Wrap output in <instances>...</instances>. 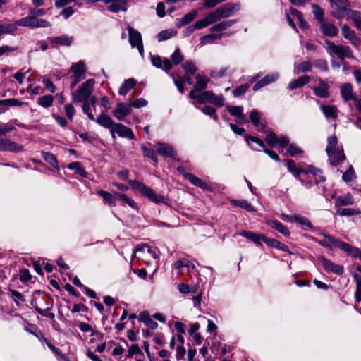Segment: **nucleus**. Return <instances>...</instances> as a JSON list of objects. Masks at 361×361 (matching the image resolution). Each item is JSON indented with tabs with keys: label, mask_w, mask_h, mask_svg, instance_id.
<instances>
[{
	"label": "nucleus",
	"mask_w": 361,
	"mask_h": 361,
	"mask_svg": "<svg viewBox=\"0 0 361 361\" xmlns=\"http://www.w3.org/2000/svg\"><path fill=\"white\" fill-rule=\"evenodd\" d=\"M341 95L345 102L355 101L356 96L353 92V87L350 83H344L340 87Z\"/></svg>",
	"instance_id": "obj_19"
},
{
	"label": "nucleus",
	"mask_w": 361,
	"mask_h": 361,
	"mask_svg": "<svg viewBox=\"0 0 361 361\" xmlns=\"http://www.w3.org/2000/svg\"><path fill=\"white\" fill-rule=\"evenodd\" d=\"M336 214L340 216H352L361 214V210L358 208H337Z\"/></svg>",
	"instance_id": "obj_32"
},
{
	"label": "nucleus",
	"mask_w": 361,
	"mask_h": 361,
	"mask_svg": "<svg viewBox=\"0 0 361 361\" xmlns=\"http://www.w3.org/2000/svg\"><path fill=\"white\" fill-rule=\"evenodd\" d=\"M183 177L189 180L192 185L202 189L208 190L210 189L209 185L202 180L201 178L197 177L192 173H183Z\"/></svg>",
	"instance_id": "obj_20"
},
{
	"label": "nucleus",
	"mask_w": 361,
	"mask_h": 361,
	"mask_svg": "<svg viewBox=\"0 0 361 361\" xmlns=\"http://www.w3.org/2000/svg\"><path fill=\"white\" fill-rule=\"evenodd\" d=\"M319 261L327 271L341 275L344 272L343 267L336 264L324 257H319Z\"/></svg>",
	"instance_id": "obj_14"
},
{
	"label": "nucleus",
	"mask_w": 361,
	"mask_h": 361,
	"mask_svg": "<svg viewBox=\"0 0 361 361\" xmlns=\"http://www.w3.org/2000/svg\"><path fill=\"white\" fill-rule=\"evenodd\" d=\"M235 23V21L233 20L228 21H221L213 25L211 27V30L213 32L224 31L232 26Z\"/></svg>",
	"instance_id": "obj_46"
},
{
	"label": "nucleus",
	"mask_w": 361,
	"mask_h": 361,
	"mask_svg": "<svg viewBox=\"0 0 361 361\" xmlns=\"http://www.w3.org/2000/svg\"><path fill=\"white\" fill-rule=\"evenodd\" d=\"M95 121L101 126L107 128L111 132L112 128H114L115 123L112 118L105 114H99L96 118Z\"/></svg>",
	"instance_id": "obj_21"
},
{
	"label": "nucleus",
	"mask_w": 361,
	"mask_h": 361,
	"mask_svg": "<svg viewBox=\"0 0 361 361\" xmlns=\"http://www.w3.org/2000/svg\"><path fill=\"white\" fill-rule=\"evenodd\" d=\"M221 33H211L205 35L200 38V46L202 47L207 44L214 42L216 39H219L222 37Z\"/></svg>",
	"instance_id": "obj_41"
},
{
	"label": "nucleus",
	"mask_w": 361,
	"mask_h": 361,
	"mask_svg": "<svg viewBox=\"0 0 361 361\" xmlns=\"http://www.w3.org/2000/svg\"><path fill=\"white\" fill-rule=\"evenodd\" d=\"M326 51L332 57L336 56L341 61L345 58L353 59L354 57L353 52L350 47L347 45L335 44L333 42L325 40Z\"/></svg>",
	"instance_id": "obj_2"
},
{
	"label": "nucleus",
	"mask_w": 361,
	"mask_h": 361,
	"mask_svg": "<svg viewBox=\"0 0 361 361\" xmlns=\"http://www.w3.org/2000/svg\"><path fill=\"white\" fill-rule=\"evenodd\" d=\"M231 203L232 205L235 207H239L242 209H244L247 212H255V209L252 205L251 203H250L247 200H231Z\"/></svg>",
	"instance_id": "obj_38"
},
{
	"label": "nucleus",
	"mask_w": 361,
	"mask_h": 361,
	"mask_svg": "<svg viewBox=\"0 0 361 361\" xmlns=\"http://www.w3.org/2000/svg\"><path fill=\"white\" fill-rule=\"evenodd\" d=\"M35 16L32 15L30 16H27L19 20H16V27L23 26V27H34Z\"/></svg>",
	"instance_id": "obj_44"
},
{
	"label": "nucleus",
	"mask_w": 361,
	"mask_h": 361,
	"mask_svg": "<svg viewBox=\"0 0 361 361\" xmlns=\"http://www.w3.org/2000/svg\"><path fill=\"white\" fill-rule=\"evenodd\" d=\"M68 168L71 170H75L76 173L82 177H87V173L78 161L70 163L68 165Z\"/></svg>",
	"instance_id": "obj_51"
},
{
	"label": "nucleus",
	"mask_w": 361,
	"mask_h": 361,
	"mask_svg": "<svg viewBox=\"0 0 361 361\" xmlns=\"http://www.w3.org/2000/svg\"><path fill=\"white\" fill-rule=\"evenodd\" d=\"M321 235H323L324 238H327L328 240H329L333 243V247H338L341 250L345 252L346 253H348L350 249H351V245H350L349 244L343 242L339 239H337L329 234L322 233H321Z\"/></svg>",
	"instance_id": "obj_22"
},
{
	"label": "nucleus",
	"mask_w": 361,
	"mask_h": 361,
	"mask_svg": "<svg viewBox=\"0 0 361 361\" xmlns=\"http://www.w3.org/2000/svg\"><path fill=\"white\" fill-rule=\"evenodd\" d=\"M341 34L343 37L355 47H359L361 44V39L358 37L355 32L350 28L348 25L341 26Z\"/></svg>",
	"instance_id": "obj_9"
},
{
	"label": "nucleus",
	"mask_w": 361,
	"mask_h": 361,
	"mask_svg": "<svg viewBox=\"0 0 361 361\" xmlns=\"http://www.w3.org/2000/svg\"><path fill=\"white\" fill-rule=\"evenodd\" d=\"M114 195L119 198L122 202H123L125 204H128L131 208L137 210L138 209L137 204L135 202L134 200L129 197L127 195L123 193H120L115 192Z\"/></svg>",
	"instance_id": "obj_42"
},
{
	"label": "nucleus",
	"mask_w": 361,
	"mask_h": 361,
	"mask_svg": "<svg viewBox=\"0 0 361 361\" xmlns=\"http://www.w3.org/2000/svg\"><path fill=\"white\" fill-rule=\"evenodd\" d=\"M16 30V22L11 24H0V34H11Z\"/></svg>",
	"instance_id": "obj_52"
},
{
	"label": "nucleus",
	"mask_w": 361,
	"mask_h": 361,
	"mask_svg": "<svg viewBox=\"0 0 361 361\" xmlns=\"http://www.w3.org/2000/svg\"><path fill=\"white\" fill-rule=\"evenodd\" d=\"M197 11L195 10L192 11L191 12L185 14L179 21L178 24V27H182L185 25L192 21L197 16Z\"/></svg>",
	"instance_id": "obj_48"
},
{
	"label": "nucleus",
	"mask_w": 361,
	"mask_h": 361,
	"mask_svg": "<svg viewBox=\"0 0 361 361\" xmlns=\"http://www.w3.org/2000/svg\"><path fill=\"white\" fill-rule=\"evenodd\" d=\"M9 296L14 300V302L19 305L18 301L24 302L25 298L20 292L15 290H9L8 292Z\"/></svg>",
	"instance_id": "obj_62"
},
{
	"label": "nucleus",
	"mask_w": 361,
	"mask_h": 361,
	"mask_svg": "<svg viewBox=\"0 0 361 361\" xmlns=\"http://www.w3.org/2000/svg\"><path fill=\"white\" fill-rule=\"evenodd\" d=\"M238 235L244 237L247 239L250 240L253 242L257 246H262V241L264 243L266 239V235L263 234L257 233L252 231H241L238 233Z\"/></svg>",
	"instance_id": "obj_17"
},
{
	"label": "nucleus",
	"mask_w": 361,
	"mask_h": 361,
	"mask_svg": "<svg viewBox=\"0 0 361 361\" xmlns=\"http://www.w3.org/2000/svg\"><path fill=\"white\" fill-rule=\"evenodd\" d=\"M267 224L269 226L276 229L277 231L284 235L285 236H288L290 235V231L288 228L284 225H283L281 222L273 220L269 221Z\"/></svg>",
	"instance_id": "obj_37"
},
{
	"label": "nucleus",
	"mask_w": 361,
	"mask_h": 361,
	"mask_svg": "<svg viewBox=\"0 0 361 361\" xmlns=\"http://www.w3.org/2000/svg\"><path fill=\"white\" fill-rule=\"evenodd\" d=\"M128 32L130 44L133 48H137L140 54L143 56L144 46L140 32L130 25L128 26Z\"/></svg>",
	"instance_id": "obj_5"
},
{
	"label": "nucleus",
	"mask_w": 361,
	"mask_h": 361,
	"mask_svg": "<svg viewBox=\"0 0 361 361\" xmlns=\"http://www.w3.org/2000/svg\"><path fill=\"white\" fill-rule=\"evenodd\" d=\"M158 146L159 147L157 149V152L159 154L166 157L173 158L175 157L174 151L171 146L165 143H159Z\"/></svg>",
	"instance_id": "obj_31"
},
{
	"label": "nucleus",
	"mask_w": 361,
	"mask_h": 361,
	"mask_svg": "<svg viewBox=\"0 0 361 361\" xmlns=\"http://www.w3.org/2000/svg\"><path fill=\"white\" fill-rule=\"evenodd\" d=\"M95 81L94 79L87 80L78 90L72 94V101L73 103H79L88 101L90 97Z\"/></svg>",
	"instance_id": "obj_4"
},
{
	"label": "nucleus",
	"mask_w": 361,
	"mask_h": 361,
	"mask_svg": "<svg viewBox=\"0 0 361 361\" xmlns=\"http://www.w3.org/2000/svg\"><path fill=\"white\" fill-rule=\"evenodd\" d=\"M245 139L248 145H250L251 142H255L257 145H259L261 147H262L264 149V152L274 161H280V158L276 152L265 148L264 143L263 142V141L262 140H260L256 137L250 136L248 135H245Z\"/></svg>",
	"instance_id": "obj_13"
},
{
	"label": "nucleus",
	"mask_w": 361,
	"mask_h": 361,
	"mask_svg": "<svg viewBox=\"0 0 361 361\" xmlns=\"http://www.w3.org/2000/svg\"><path fill=\"white\" fill-rule=\"evenodd\" d=\"M195 79L197 82L194 85V89L195 90H203L206 89L208 82H209V79L205 76H201L200 75H197L195 76Z\"/></svg>",
	"instance_id": "obj_43"
},
{
	"label": "nucleus",
	"mask_w": 361,
	"mask_h": 361,
	"mask_svg": "<svg viewBox=\"0 0 361 361\" xmlns=\"http://www.w3.org/2000/svg\"><path fill=\"white\" fill-rule=\"evenodd\" d=\"M326 118H336L338 110L336 106L331 105H322L320 107Z\"/></svg>",
	"instance_id": "obj_33"
},
{
	"label": "nucleus",
	"mask_w": 361,
	"mask_h": 361,
	"mask_svg": "<svg viewBox=\"0 0 361 361\" xmlns=\"http://www.w3.org/2000/svg\"><path fill=\"white\" fill-rule=\"evenodd\" d=\"M264 240V243L269 247H275L278 250H283L285 252H289L288 247L287 245L279 242L276 239L266 237V239Z\"/></svg>",
	"instance_id": "obj_35"
},
{
	"label": "nucleus",
	"mask_w": 361,
	"mask_h": 361,
	"mask_svg": "<svg viewBox=\"0 0 361 361\" xmlns=\"http://www.w3.org/2000/svg\"><path fill=\"white\" fill-rule=\"evenodd\" d=\"M24 149L22 145L8 139L0 137V151L21 152Z\"/></svg>",
	"instance_id": "obj_8"
},
{
	"label": "nucleus",
	"mask_w": 361,
	"mask_h": 361,
	"mask_svg": "<svg viewBox=\"0 0 361 361\" xmlns=\"http://www.w3.org/2000/svg\"><path fill=\"white\" fill-rule=\"evenodd\" d=\"M250 121L252 125L257 128L258 131H263L266 128L265 124L261 123V114L259 111L253 109L250 115Z\"/></svg>",
	"instance_id": "obj_23"
},
{
	"label": "nucleus",
	"mask_w": 361,
	"mask_h": 361,
	"mask_svg": "<svg viewBox=\"0 0 361 361\" xmlns=\"http://www.w3.org/2000/svg\"><path fill=\"white\" fill-rule=\"evenodd\" d=\"M136 84V81L133 78L126 80L118 90L121 95H126Z\"/></svg>",
	"instance_id": "obj_36"
},
{
	"label": "nucleus",
	"mask_w": 361,
	"mask_h": 361,
	"mask_svg": "<svg viewBox=\"0 0 361 361\" xmlns=\"http://www.w3.org/2000/svg\"><path fill=\"white\" fill-rule=\"evenodd\" d=\"M151 62L152 65L157 68H161L166 72L172 68V63L167 58H162L159 56H151Z\"/></svg>",
	"instance_id": "obj_15"
},
{
	"label": "nucleus",
	"mask_w": 361,
	"mask_h": 361,
	"mask_svg": "<svg viewBox=\"0 0 361 361\" xmlns=\"http://www.w3.org/2000/svg\"><path fill=\"white\" fill-rule=\"evenodd\" d=\"M139 258L145 263L150 264L157 258V249L148 245H144L137 250Z\"/></svg>",
	"instance_id": "obj_6"
},
{
	"label": "nucleus",
	"mask_w": 361,
	"mask_h": 361,
	"mask_svg": "<svg viewBox=\"0 0 361 361\" xmlns=\"http://www.w3.org/2000/svg\"><path fill=\"white\" fill-rule=\"evenodd\" d=\"M171 60L173 65H178L183 61V55L179 48H177L172 54Z\"/></svg>",
	"instance_id": "obj_56"
},
{
	"label": "nucleus",
	"mask_w": 361,
	"mask_h": 361,
	"mask_svg": "<svg viewBox=\"0 0 361 361\" xmlns=\"http://www.w3.org/2000/svg\"><path fill=\"white\" fill-rule=\"evenodd\" d=\"M214 23H215L213 20V18H212L210 13H209L204 18H202V19H200V20L196 21L194 25H195L196 30H200V29L204 28V27L209 26V25H212Z\"/></svg>",
	"instance_id": "obj_39"
},
{
	"label": "nucleus",
	"mask_w": 361,
	"mask_h": 361,
	"mask_svg": "<svg viewBox=\"0 0 361 361\" xmlns=\"http://www.w3.org/2000/svg\"><path fill=\"white\" fill-rule=\"evenodd\" d=\"M233 71L231 70L230 66H226L220 68L219 70L212 71L209 75L212 78L217 80L227 75H231Z\"/></svg>",
	"instance_id": "obj_27"
},
{
	"label": "nucleus",
	"mask_w": 361,
	"mask_h": 361,
	"mask_svg": "<svg viewBox=\"0 0 361 361\" xmlns=\"http://www.w3.org/2000/svg\"><path fill=\"white\" fill-rule=\"evenodd\" d=\"M340 147H343L341 145H338V140L336 135H333L327 138V145L326 147V152H330Z\"/></svg>",
	"instance_id": "obj_45"
},
{
	"label": "nucleus",
	"mask_w": 361,
	"mask_h": 361,
	"mask_svg": "<svg viewBox=\"0 0 361 361\" xmlns=\"http://www.w3.org/2000/svg\"><path fill=\"white\" fill-rule=\"evenodd\" d=\"M265 141L269 147H273L278 143V138L274 133L269 132L266 136Z\"/></svg>",
	"instance_id": "obj_60"
},
{
	"label": "nucleus",
	"mask_w": 361,
	"mask_h": 361,
	"mask_svg": "<svg viewBox=\"0 0 361 361\" xmlns=\"http://www.w3.org/2000/svg\"><path fill=\"white\" fill-rule=\"evenodd\" d=\"M356 281V290H355V299L357 302H361V276H357L355 277Z\"/></svg>",
	"instance_id": "obj_64"
},
{
	"label": "nucleus",
	"mask_w": 361,
	"mask_h": 361,
	"mask_svg": "<svg viewBox=\"0 0 361 361\" xmlns=\"http://www.w3.org/2000/svg\"><path fill=\"white\" fill-rule=\"evenodd\" d=\"M354 203V198L350 194H344L343 195H340L336 198L335 200V207L340 208L343 206H350Z\"/></svg>",
	"instance_id": "obj_25"
},
{
	"label": "nucleus",
	"mask_w": 361,
	"mask_h": 361,
	"mask_svg": "<svg viewBox=\"0 0 361 361\" xmlns=\"http://www.w3.org/2000/svg\"><path fill=\"white\" fill-rule=\"evenodd\" d=\"M249 87L250 85L248 84L240 85L233 90V94L235 97H238L244 94Z\"/></svg>",
	"instance_id": "obj_58"
},
{
	"label": "nucleus",
	"mask_w": 361,
	"mask_h": 361,
	"mask_svg": "<svg viewBox=\"0 0 361 361\" xmlns=\"http://www.w3.org/2000/svg\"><path fill=\"white\" fill-rule=\"evenodd\" d=\"M37 102L39 106H41L44 108H49L53 104L54 97L50 94L44 95V96L39 97L37 99Z\"/></svg>",
	"instance_id": "obj_47"
},
{
	"label": "nucleus",
	"mask_w": 361,
	"mask_h": 361,
	"mask_svg": "<svg viewBox=\"0 0 361 361\" xmlns=\"http://www.w3.org/2000/svg\"><path fill=\"white\" fill-rule=\"evenodd\" d=\"M286 167L288 171L298 179H300V174L306 173L305 170L298 167L295 161L292 159H288L286 161Z\"/></svg>",
	"instance_id": "obj_30"
},
{
	"label": "nucleus",
	"mask_w": 361,
	"mask_h": 361,
	"mask_svg": "<svg viewBox=\"0 0 361 361\" xmlns=\"http://www.w3.org/2000/svg\"><path fill=\"white\" fill-rule=\"evenodd\" d=\"M142 154L144 157L149 158L155 163H157L158 159L157 156V153L152 149H149L144 145L141 147Z\"/></svg>",
	"instance_id": "obj_53"
},
{
	"label": "nucleus",
	"mask_w": 361,
	"mask_h": 361,
	"mask_svg": "<svg viewBox=\"0 0 361 361\" xmlns=\"http://www.w3.org/2000/svg\"><path fill=\"white\" fill-rule=\"evenodd\" d=\"M43 159L51 166L58 167V161L56 157L51 152H42Z\"/></svg>",
	"instance_id": "obj_55"
},
{
	"label": "nucleus",
	"mask_w": 361,
	"mask_h": 361,
	"mask_svg": "<svg viewBox=\"0 0 361 361\" xmlns=\"http://www.w3.org/2000/svg\"><path fill=\"white\" fill-rule=\"evenodd\" d=\"M330 86L322 79H318V86L312 87L314 94L320 98H326L329 97Z\"/></svg>",
	"instance_id": "obj_18"
},
{
	"label": "nucleus",
	"mask_w": 361,
	"mask_h": 361,
	"mask_svg": "<svg viewBox=\"0 0 361 361\" xmlns=\"http://www.w3.org/2000/svg\"><path fill=\"white\" fill-rule=\"evenodd\" d=\"M326 154L330 164L333 166L338 165L343 162L346 159L343 147L336 148V149L333 150L332 152H327Z\"/></svg>",
	"instance_id": "obj_11"
},
{
	"label": "nucleus",
	"mask_w": 361,
	"mask_h": 361,
	"mask_svg": "<svg viewBox=\"0 0 361 361\" xmlns=\"http://www.w3.org/2000/svg\"><path fill=\"white\" fill-rule=\"evenodd\" d=\"M355 178V173L352 166L343 174L342 178L345 182H350Z\"/></svg>",
	"instance_id": "obj_63"
},
{
	"label": "nucleus",
	"mask_w": 361,
	"mask_h": 361,
	"mask_svg": "<svg viewBox=\"0 0 361 361\" xmlns=\"http://www.w3.org/2000/svg\"><path fill=\"white\" fill-rule=\"evenodd\" d=\"M23 102L18 99L11 98L7 99L0 100V114L4 112L10 106H20Z\"/></svg>",
	"instance_id": "obj_28"
},
{
	"label": "nucleus",
	"mask_w": 361,
	"mask_h": 361,
	"mask_svg": "<svg viewBox=\"0 0 361 361\" xmlns=\"http://www.w3.org/2000/svg\"><path fill=\"white\" fill-rule=\"evenodd\" d=\"M85 66L83 61H79L73 63L71 66V71L73 74V78H78V80H82L85 78Z\"/></svg>",
	"instance_id": "obj_24"
},
{
	"label": "nucleus",
	"mask_w": 361,
	"mask_h": 361,
	"mask_svg": "<svg viewBox=\"0 0 361 361\" xmlns=\"http://www.w3.org/2000/svg\"><path fill=\"white\" fill-rule=\"evenodd\" d=\"M312 65L311 62L310 61H302L300 63L297 68H295V71L298 73H305V72H310L312 71Z\"/></svg>",
	"instance_id": "obj_54"
},
{
	"label": "nucleus",
	"mask_w": 361,
	"mask_h": 361,
	"mask_svg": "<svg viewBox=\"0 0 361 361\" xmlns=\"http://www.w3.org/2000/svg\"><path fill=\"white\" fill-rule=\"evenodd\" d=\"M97 193L100 197H102L104 200H106V202L109 205L114 206V207L116 206V199L114 198L113 195H111V193H109L106 191L102 190H99L97 191Z\"/></svg>",
	"instance_id": "obj_50"
},
{
	"label": "nucleus",
	"mask_w": 361,
	"mask_h": 361,
	"mask_svg": "<svg viewBox=\"0 0 361 361\" xmlns=\"http://www.w3.org/2000/svg\"><path fill=\"white\" fill-rule=\"evenodd\" d=\"M310 81V77L309 75H303L298 78L296 80L291 81L288 86V88L290 90L301 87L309 83Z\"/></svg>",
	"instance_id": "obj_29"
},
{
	"label": "nucleus",
	"mask_w": 361,
	"mask_h": 361,
	"mask_svg": "<svg viewBox=\"0 0 361 361\" xmlns=\"http://www.w3.org/2000/svg\"><path fill=\"white\" fill-rule=\"evenodd\" d=\"M350 7V3L347 5L334 8L331 11V16L338 20L346 18L348 10Z\"/></svg>",
	"instance_id": "obj_26"
},
{
	"label": "nucleus",
	"mask_w": 361,
	"mask_h": 361,
	"mask_svg": "<svg viewBox=\"0 0 361 361\" xmlns=\"http://www.w3.org/2000/svg\"><path fill=\"white\" fill-rule=\"evenodd\" d=\"M116 134H117L121 137H125L129 140L135 139V135L131 128L120 123H116L114 125V128L111 130V135L113 139L116 138Z\"/></svg>",
	"instance_id": "obj_7"
},
{
	"label": "nucleus",
	"mask_w": 361,
	"mask_h": 361,
	"mask_svg": "<svg viewBox=\"0 0 361 361\" xmlns=\"http://www.w3.org/2000/svg\"><path fill=\"white\" fill-rule=\"evenodd\" d=\"M138 319L152 329H155L158 326L147 312H142L138 316Z\"/></svg>",
	"instance_id": "obj_34"
},
{
	"label": "nucleus",
	"mask_w": 361,
	"mask_h": 361,
	"mask_svg": "<svg viewBox=\"0 0 361 361\" xmlns=\"http://www.w3.org/2000/svg\"><path fill=\"white\" fill-rule=\"evenodd\" d=\"M176 32L173 30H164L157 35V39L159 42L170 39L176 35Z\"/></svg>",
	"instance_id": "obj_59"
},
{
	"label": "nucleus",
	"mask_w": 361,
	"mask_h": 361,
	"mask_svg": "<svg viewBox=\"0 0 361 361\" xmlns=\"http://www.w3.org/2000/svg\"><path fill=\"white\" fill-rule=\"evenodd\" d=\"M131 188L139 191L141 195L149 201L159 204H167L168 200L163 195L157 194L153 189L143 183L136 180H128Z\"/></svg>",
	"instance_id": "obj_1"
},
{
	"label": "nucleus",
	"mask_w": 361,
	"mask_h": 361,
	"mask_svg": "<svg viewBox=\"0 0 361 361\" xmlns=\"http://www.w3.org/2000/svg\"><path fill=\"white\" fill-rule=\"evenodd\" d=\"M240 10V4L237 3H228L216 8L214 11L210 12L214 23L223 18H227L233 16Z\"/></svg>",
	"instance_id": "obj_3"
},
{
	"label": "nucleus",
	"mask_w": 361,
	"mask_h": 361,
	"mask_svg": "<svg viewBox=\"0 0 361 361\" xmlns=\"http://www.w3.org/2000/svg\"><path fill=\"white\" fill-rule=\"evenodd\" d=\"M319 30L324 35L329 37H336L338 34V27L334 24L325 21V20L319 23Z\"/></svg>",
	"instance_id": "obj_16"
},
{
	"label": "nucleus",
	"mask_w": 361,
	"mask_h": 361,
	"mask_svg": "<svg viewBox=\"0 0 361 361\" xmlns=\"http://www.w3.org/2000/svg\"><path fill=\"white\" fill-rule=\"evenodd\" d=\"M226 109L231 116L237 118L243 112V107L240 106H227Z\"/></svg>",
	"instance_id": "obj_61"
},
{
	"label": "nucleus",
	"mask_w": 361,
	"mask_h": 361,
	"mask_svg": "<svg viewBox=\"0 0 361 361\" xmlns=\"http://www.w3.org/2000/svg\"><path fill=\"white\" fill-rule=\"evenodd\" d=\"M103 2L106 4L112 3L107 6V10L113 13L126 11L128 8V0H103Z\"/></svg>",
	"instance_id": "obj_12"
},
{
	"label": "nucleus",
	"mask_w": 361,
	"mask_h": 361,
	"mask_svg": "<svg viewBox=\"0 0 361 361\" xmlns=\"http://www.w3.org/2000/svg\"><path fill=\"white\" fill-rule=\"evenodd\" d=\"M312 13L315 19L319 22V23H322L324 20V11L322 8L319 5L313 4H312Z\"/></svg>",
	"instance_id": "obj_49"
},
{
	"label": "nucleus",
	"mask_w": 361,
	"mask_h": 361,
	"mask_svg": "<svg viewBox=\"0 0 361 361\" xmlns=\"http://www.w3.org/2000/svg\"><path fill=\"white\" fill-rule=\"evenodd\" d=\"M131 111L132 108L130 102H120L117 104L116 107L113 110L112 114L116 118L122 121H124L125 118L131 113Z\"/></svg>",
	"instance_id": "obj_10"
},
{
	"label": "nucleus",
	"mask_w": 361,
	"mask_h": 361,
	"mask_svg": "<svg viewBox=\"0 0 361 361\" xmlns=\"http://www.w3.org/2000/svg\"><path fill=\"white\" fill-rule=\"evenodd\" d=\"M72 41L73 38L66 35L55 37L51 39V43L62 46H70L72 43Z\"/></svg>",
	"instance_id": "obj_40"
},
{
	"label": "nucleus",
	"mask_w": 361,
	"mask_h": 361,
	"mask_svg": "<svg viewBox=\"0 0 361 361\" xmlns=\"http://www.w3.org/2000/svg\"><path fill=\"white\" fill-rule=\"evenodd\" d=\"M214 92L212 91H205L200 93L199 103L202 104L207 102H212Z\"/></svg>",
	"instance_id": "obj_57"
}]
</instances>
